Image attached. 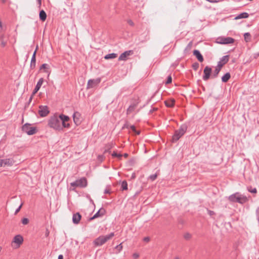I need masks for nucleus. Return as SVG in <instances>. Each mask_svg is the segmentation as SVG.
Here are the masks:
<instances>
[{"instance_id":"nucleus-26","label":"nucleus","mask_w":259,"mask_h":259,"mask_svg":"<svg viewBox=\"0 0 259 259\" xmlns=\"http://www.w3.org/2000/svg\"><path fill=\"white\" fill-rule=\"evenodd\" d=\"M230 77V74L229 73H227L222 77V80L224 82H226L229 80Z\"/></svg>"},{"instance_id":"nucleus-39","label":"nucleus","mask_w":259,"mask_h":259,"mask_svg":"<svg viewBox=\"0 0 259 259\" xmlns=\"http://www.w3.org/2000/svg\"><path fill=\"white\" fill-rule=\"evenodd\" d=\"M122 248H123V246H122L121 243H120V244H119L118 245H117L116 247V248L118 250L119 252L122 249Z\"/></svg>"},{"instance_id":"nucleus-43","label":"nucleus","mask_w":259,"mask_h":259,"mask_svg":"<svg viewBox=\"0 0 259 259\" xmlns=\"http://www.w3.org/2000/svg\"><path fill=\"white\" fill-rule=\"evenodd\" d=\"M104 157L103 155H99L98 157V159L100 161H102L103 160Z\"/></svg>"},{"instance_id":"nucleus-44","label":"nucleus","mask_w":259,"mask_h":259,"mask_svg":"<svg viewBox=\"0 0 259 259\" xmlns=\"http://www.w3.org/2000/svg\"><path fill=\"white\" fill-rule=\"evenodd\" d=\"M199 67V64L198 63H196L193 65V68L196 70Z\"/></svg>"},{"instance_id":"nucleus-4","label":"nucleus","mask_w":259,"mask_h":259,"mask_svg":"<svg viewBox=\"0 0 259 259\" xmlns=\"http://www.w3.org/2000/svg\"><path fill=\"white\" fill-rule=\"evenodd\" d=\"M87 185V180L84 178L77 180L74 182L70 183V190H74L76 187H85Z\"/></svg>"},{"instance_id":"nucleus-1","label":"nucleus","mask_w":259,"mask_h":259,"mask_svg":"<svg viewBox=\"0 0 259 259\" xmlns=\"http://www.w3.org/2000/svg\"><path fill=\"white\" fill-rule=\"evenodd\" d=\"M48 125L50 127L57 131H60L62 130L59 116L57 115H54L49 119Z\"/></svg>"},{"instance_id":"nucleus-40","label":"nucleus","mask_w":259,"mask_h":259,"mask_svg":"<svg viewBox=\"0 0 259 259\" xmlns=\"http://www.w3.org/2000/svg\"><path fill=\"white\" fill-rule=\"evenodd\" d=\"M248 191L250 192L253 193H256L257 192L256 189L255 188L251 189V188H250L248 189Z\"/></svg>"},{"instance_id":"nucleus-49","label":"nucleus","mask_w":259,"mask_h":259,"mask_svg":"<svg viewBox=\"0 0 259 259\" xmlns=\"http://www.w3.org/2000/svg\"><path fill=\"white\" fill-rule=\"evenodd\" d=\"M58 259H63V256L62 254H60L58 256Z\"/></svg>"},{"instance_id":"nucleus-51","label":"nucleus","mask_w":259,"mask_h":259,"mask_svg":"<svg viewBox=\"0 0 259 259\" xmlns=\"http://www.w3.org/2000/svg\"><path fill=\"white\" fill-rule=\"evenodd\" d=\"M207 1L209 2H211V3L216 2V1H215L214 0H207Z\"/></svg>"},{"instance_id":"nucleus-2","label":"nucleus","mask_w":259,"mask_h":259,"mask_svg":"<svg viewBox=\"0 0 259 259\" xmlns=\"http://www.w3.org/2000/svg\"><path fill=\"white\" fill-rule=\"evenodd\" d=\"M114 236V233H111L106 236H100L94 241V244L96 246H101L107 241L111 239Z\"/></svg>"},{"instance_id":"nucleus-54","label":"nucleus","mask_w":259,"mask_h":259,"mask_svg":"<svg viewBox=\"0 0 259 259\" xmlns=\"http://www.w3.org/2000/svg\"><path fill=\"white\" fill-rule=\"evenodd\" d=\"M124 157L126 158V157L128 156V154H126V153H125V154H124Z\"/></svg>"},{"instance_id":"nucleus-8","label":"nucleus","mask_w":259,"mask_h":259,"mask_svg":"<svg viewBox=\"0 0 259 259\" xmlns=\"http://www.w3.org/2000/svg\"><path fill=\"white\" fill-rule=\"evenodd\" d=\"M101 82V79L98 78L96 79H90L87 83V89H89L97 87Z\"/></svg>"},{"instance_id":"nucleus-9","label":"nucleus","mask_w":259,"mask_h":259,"mask_svg":"<svg viewBox=\"0 0 259 259\" xmlns=\"http://www.w3.org/2000/svg\"><path fill=\"white\" fill-rule=\"evenodd\" d=\"M15 163V160L12 158L2 159V167H10Z\"/></svg>"},{"instance_id":"nucleus-12","label":"nucleus","mask_w":259,"mask_h":259,"mask_svg":"<svg viewBox=\"0 0 259 259\" xmlns=\"http://www.w3.org/2000/svg\"><path fill=\"white\" fill-rule=\"evenodd\" d=\"M218 42L222 44H228L234 42V39L228 37H220L218 38Z\"/></svg>"},{"instance_id":"nucleus-52","label":"nucleus","mask_w":259,"mask_h":259,"mask_svg":"<svg viewBox=\"0 0 259 259\" xmlns=\"http://www.w3.org/2000/svg\"><path fill=\"white\" fill-rule=\"evenodd\" d=\"M132 178L133 179H134V178H135V174H133L132 175Z\"/></svg>"},{"instance_id":"nucleus-20","label":"nucleus","mask_w":259,"mask_h":259,"mask_svg":"<svg viewBox=\"0 0 259 259\" xmlns=\"http://www.w3.org/2000/svg\"><path fill=\"white\" fill-rule=\"evenodd\" d=\"M136 107H137L136 103H133V104H131L127 109V111H126L127 114H130L131 113H132L135 110Z\"/></svg>"},{"instance_id":"nucleus-6","label":"nucleus","mask_w":259,"mask_h":259,"mask_svg":"<svg viewBox=\"0 0 259 259\" xmlns=\"http://www.w3.org/2000/svg\"><path fill=\"white\" fill-rule=\"evenodd\" d=\"M23 241V237L21 235H16L12 242V247L15 249L19 248L22 244Z\"/></svg>"},{"instance_id":"nucleus-24","label":"nucleus","mask_w":259,"mask_h":259,"mask_svg":"<svg viewBox=\"0 0 259 259\" xmlns=\"http://www.w3.org/2000/svg\"><path fill=\"white\" fill-rule=\"evenodd\" d=\"M50 69V66L47 64H43L40 67V70H43L44 72H48Z\"/></svg>"},{"instance_id":"nucleus-35","label":"nucleus","mask_w":259,"mask_h":259,"mask_svg":"<svg viewBox=\"0 0 259 259\" xmlns=\"http://www.w3.org/2000/svg\"><path fill=\"white\" fill-rule=\"evenodd\" d=\"M29 221L27 218H23L22 219V223L23 225H27L29 223Z\"/></svg>"},{"instance_id":"nucleus-36","label":"nucleus","mask_w":259,"mask_h":259,"mask_svg":"<svg viewBox=\"0 0 259 259\" xmlns=\"http://www.w3.org/2000/svg\"><path fill=\"white\" fill-rule=\"evenodd\" d=\"M112 156H113V157H117L119 158H120L122 157V155H121V154H117V153H116V152H114L113 153V154H112Z\"/></svg>"},{"instance_id":"nucleus-50","label":"nucleus","mask_w":259,"mask_h":259,"mask_svg":"<svg viewBox=\"0 0 259 259\" xmlns=\"http://www.w3.org/2000/svg\"><path fill=\"white\" fill-rule=\"evenodd\" d=\"M2 167V159L0 158V167Z\"/></svg>"},{"instance_id":"nucleus-28","label":"nucleus","mask_w":259,"mask_h":259,"mask_svg":"<svg viewBox=\"0 0 259 259\" xmlns=\"http://www.w3.org/2000/svg\"><path fill=\"white\" fill-rule=\"evenodd\" d=\"M1 47L2 48H4L7 45V40H5L4 39V35H2L1 36Z\"/></svg>"},{"instance_id":"nucleus-42","label":"nucleus","mask_w":259,"mask_h":259,"mask_svg":"<svg viewBox=\"0 0 259 259\" xmlns=\"http://www.w3.org/2000/svg\"><path fill=\"white\" fill-rule=\"evenodd\" d=\"M184 237L186 239H189L190 238H191V235L189 233H187L185 234Z\"/></svg>"},{"instance_id":"nucleus-58","label":"nucleus","mask_w":259,"mask_h":259,"mask_svg":"<svg viewBox=\"0 0 259 259\" xmlns=\"http://www.w3.org/2000/svg\"><path fill=\"white\" fill-rule=\"evenodd\" d=\"M258 259H259V258H258Z\"/></svg>"},{"instance_id":"nucleus-30","label":"nucleus","mask_w":259,"mask_h":259,"mask_svg":"<svg viewBox=\"0 0 259 259\" xmlns=\"http://www.w3.org/2000/svg\"><path fill=\"white\" fill-rule=\"evenodd\" d=\"M37 48H38V46L36 47V50H35V51H34V53L33 54V56H32V59H31V65L33 64L34 66H35V61H36L35 55H36V51L37 50Z\"/></svg>"},{"instance_id":"nucleus-55","label":"nucleus","mask_w":259,"mask_h":259,"mask_svg":"<svg viewBox=\"0 0 259 259\" xmlns=\"http://www.w3.org/2000/svg\"><path fill=\"white\" fill-rule=\"evenodd\" d=\"M3 3H5L7 0H1Z\"/></svg>"},{"instance_id":"nucleus-13","label":"nucleus","mask_w":259,"mask_h":259,"mask_svg":"<svg viewBox=\"0 0 259 259\" xmlns=\"http://www.w3.org/2000/svg\"><path fill=\"white\" fill-rule=\"evenodd\" d=\"M133 54V51L132 50L125 51L122 53L118 58L119 61H125L128 57Z\"/></svg>"},{"instance_id":"nucleus-29","label":"nucleus","mask_w":259,"mask_h":259,"mask_svg":"<svg viewBox=\"0 0 259 259\" xmlns=\"http://www.w3.org/2000/svg\"><path fill=\"white\" fill-rule=\"evenodd\" d=\"M221 68H222V67H221L220 66H219L218 65H217V66L216 67V68L214 71V72H213V76L214 77H216L218 75L220 70H221Z\"/></svg>"},{"instance_id":"nucleus-3","label":"nucleus","mask_w":259,"mask_h":259,"mask_svg":"<svg viewBox=\"0 0 259 259\" xmlns=\"http://www.w3.org/2000/svg\"><path fill=\"white\" fill-rule=\"evenodd\" d=\"M229 199L232 202H238L240 203H244L248 201V198L238 193L229 196Z\"/></svg>"},{"instance_id":"nucleus-45","label":"nucleus","mask_w":259,"mask_h":259,"mask_svg":"<svg viewBox=\"0 0 259 259\" xmlns=\"http://www.w3.org/2000/svg\"><path fill=\"white\" fill-rule=\"evenodd\" d=\"M133 256L134 258H138L139 257V255L137 253H134Z\"/></svg>"},{"instance_id":"nucleus-18","label":"nucleus","mask_w":259,"mask_h":259,"mask_svg":"<svg viewBox=\"0 0 259 259\" xmlns=\"http://www.w3.org/2000/svg\"><path fill=\"white\" fill-rule=\"evenodd\" d=\"M81 219V215L79 213L74 214L72 218L73 222L74 224H78Z\"/></svg>"},{"instance_id":"nucleus-23","label":"nucleus","mask_w":259,"mask_h":259,"mask_svg":"<svg viewBox=\"0 0 259 259\" xmlns=\"http://www.w3.org/2000/svg\"><path fill=\"white\" fill-rule=\"evenodd\" d=\"M249 16L248 13H242L240 14H239V15H238L237 16H236L235 18V20H238V19H242V18H248Z\"/></svg>"},{"instance_id":"nucleus-19","label":"nucleus","mask_w":259,"mask_h":259,"mask_svg":"<svg viewBox=\"0 0 259 259\" xmlns=\"http://www.w3.org/2000/svg\"><path fill=\"white\" fill-rule=\"evenodd\" d=\"M193 54L194 56L196 57L198 61L202 62L203 61V58L202 55L200 54L199 51L198 50H194L193 51Z\"/></svg>"},{"instance_id":"nucleus-22","label":"nucleus","mask_w":259,"mask_h":259,"mask_svg":"<svg viewBox=\"0 0 259 259\" xmlns=\"http://www.w3.org/2000/svg\"><path fill=\"white\" fill-rule=\"evenodd\" d=\"M39 16L40 19L42 21H45L47 18V14L44 10L40 11Z\"/></svg>"},{"instance_id":"nucleus-27","label":"nucleus","mask_w":259,"mask_h":259,"mask_svg":"<svg viewBox=\"0 0 259 259\" xmlns=\"http://www.w3.org/2000/svg\"><path fill=\"white\" fill-rule=\"evenodd\" d=\"M117 56V54H115V53H111V54H108V55H106L105 57H104V58L106 59V60H108V59H114V58H116Z\"/></svg>"},{"instance_id":"nucleus-14","label":"nucleus","mask_w":259,"mask_h":259,"mask_svg":"<svg viewBox=\"0 0 259 259\" xmlns=\"http://www.w3.org/2000/svg\"><path fill=\"white\" fill-rule=\"evenodd\" d=\"M81 114L78 112H75L73 115L74 123L77 125L80 124L81 122Z\"/></svg>"},{"instance_id":"nucleus-38","label":"nucleus","mask_w":259,"mask_h":259,"mask_svg":"<svg viewBox=\"0 0 259 259\" xmlns=\"http://www.w3.org/2000/svg\"><path fill=\"white\" fill-rule=\"evenodd\" d=\"M127 23L128 25H130L131 26H134L135 24L134 22L131 19H128L127 20Z\"/></svg>"},{"instance_id":"nucleus-34","label":"nucleus","mask_w":259,"mask_h":259,"mask_svg":"<svg viewBox=\"0 0 259 259\" xmlns=\"http://www.w3.org/2000/svg\"><path fill=\"white\" fill-rule=\"evenodd\" d=\"M68 121H64V122H62V128H69L70 127V124L68 122Z\"/></svg>"},{"instance_id":"nucleus-17","label":"nucleus","mask_w":259,"mask_h":259,"mask_svg":"<svg viewBox=\"0 0 259 259\" xmlns=\"http://www.w3.org/2000/svg\"><path fill=\"white\" fill-rule=\"evenodd\" d=\"M106 211L103 208H101L92 218L90 219L94 220L98 217L103 216L105 214Z\"/></svg>"},{"instance_id":"nucleus-16","label":"nucleus","mask_w":259,"mask_h":259,"mask_svg":"<svg viewBox=\"0 0 259 259\" xmlns=\"http://www.w3.org/2000/svg\"><path fill=\"white\" fill-rule=\"evenodd\" d=\"M229 60V56L226 55L225 56H223L221 60L218 63V65L220 66L221 67H223L225 64H226Z\"/></svg>"},{"instance_id":"nucleus-32","label":"nucleus","mask_w":259,"mask_h":259,"mask_svg":"<svg viewBox=\"0 0 259 259\" xmlns=\"http://www.w3.org/2000/svg\"><path fill=\"white\" fill-rule=\"evenodd\" d=\"M121 187L123 190L127 189V183L126 181H123L121 184Z\"/></svg>"},{"instance_id":"nucleus-11","label":"nucleus","mask_w":259,"mask_h":259,"mask_svg":"<svg viewBox=\"0 0 259 259\" xmlns=\"http://www.w3.org/2000/svg\"><path fill=\"white\" fill-rule=\"evenodd\" d=\"M38 113L41 117L46 116L49 113L48 107L46 106H40Z\"/></svg>"},{"instance_id":"nucleus-48","label":"nucleus","mask_w":259,"mask_h":259,"mask_svg":"<svg viewBox=\"0 0 259 259\" xmlns=\"http://www.w3.org/2000/svg\"><path fill=\"white\" fill-rule=\"evenodd\" d=\"M208 213L210 215H213L214 214V212L212 211H211V210H209L208 211Z\"/></svg>"},{"instance_id":"nucleus-7","label":"nucleus","mask_w":259,"mask_h":259,"mask_svg":"<svg viewBox=\"0 0 259 259\" xmlns=\"http://www.w3.org/2000/svg\"><path fill=\"white\" fill-rule=\"evenodd\" d=\"M186 132V130L184 128H180L179 130L176 131L174 135L172 136V140L173 142L177 141Z\"/></svg>"},{"instance_id":"nucleus-56","label":"nucleus","mask_w":259,"mask_h":259,"mask_svg":"<svg viewBox=\"0 0 259 259\" xmlns=\"http://www.w3.org/2000/svg\"><path fill=\"white\" fill-rule=\"evenodd\" d=\"M105 193H109V191H108V190H106V191H105Z\"/></svg>"},{"instance_id":"nucleus-15","label":"nucleus","mask_w":259,"mask_h":259,"mask_svg":"<svg viewBox=\"0 0 259 259\" xmlns=\"http://www.w3.org/2000/svg\"><path fill=\"white\" fill-rule=\"evenodd\" d=\"M211 72V69L208 66L205 67V68H204V75L203 77V79L205 80H207L210 77Z\"/></svg>"},{"instance_id":"nucleus-37","label":"nucleus","mask_w":259,"mask_h":259,"mask_svg":"<svg viewBox=\"0 0 259 259\" xmlns=\"http://www.w3.org/2000/svg\"><path fill=\"white\" fill-rule=\"evenodd\" d=\"M157 174H154V175H151L150 176L149 178L152 181H154V180H155L157 178Z\"/></svg>"},{"instance_id":"nucleus-25","label":"nucleus","mask_w":259,"mask_h":259,"mask_svg":"<svg viewBox=\"0 0 259 259\" xmlns=\"http://www.w3.org/2000/svg\"><path fill=\"white\" fill-rule=\"evenodd\" d=\"M175 102V101L174 99H170L169 100L165 101V104L166 106L168 107H171L174 105Z\"/></svg>"},{"instance_id":"nucleus-5","label":"nucleus","mask_w":259,"mask_h":259,"mask_svg":"<svg viewBox=\"0 0 259 259\" xmlns=\"http://www.w3.org/2000/svg\"><path fill=\"white\" fill-rule=\"evenodd\" d=\"M22 130L28 135H33L37 132L36 127L29 123H25L24 124L22 127Z\"/></svg>"},{"instance_id":"nucleus-53","label":"nucleus","mask_w":259,"mask_h":259,"mask_svg":"<svg viewBox=\"0 0 259 259\" xmlns=\"http://www.w3.org/2000/svg\"><path fill=\"white\" fill-rule=\"evenodd\" d=\"M37 1H38L39 5L40 6L41 5V0H37Z\"/></svg>"},{"instance_id":"nucleus-21","label":"nucleus","mask_w":259,"mask_h":259,"mask_svg":"<svg viewBox=\"0 0 259 259\" xmlns=\"http://www.w3.org/2000/svg\"><path fill=\"white\" fill-rule=\"evenodd\" d=\"M61 122H64V121H69L70 120L69 117L68 116L64 115L63 114L59 115Z\"/></svg>"},{"instance_id":"nucleus-33","label":"nucleus","mask_w":259,"mask_h":259,"mask_svg":"<svg viewBox=\"0 0 259 259\" xmlns=\"http://www.w3.org/2000/svg\"><path fill=\"white\" fill-rule=\"evenodd\" d=\"M130 129L135 133L136 135H139L140 134V131H138L136 130V127L134 125H131L130 127Z\"/></svg>"},{"instance_id":"nucleus-41","label":"nucleus","mask_w":259,"mask_h":259,"mask_svg":"<svg viewBox=\"0 0 259 259\" xmlns=\"http://www.w3.org/2000/svg\"><path fill=\"white\" fill-rule=\"evenodd\" d=\"M172 81V78H171V77L170 76H169L168 77H167V81L166 82V84H168V83H171Z\"/></svg>"},{"instance_id":"nucleus-57","label":"nucleus","mask_w":259,"mask_h":259,"mask_svg":"<svg viewBox=\"0 0 259 259\" xmlns=\"http://www.w3.org/2000/svg\"><path fill=\"white\" fill-rule=\"evenodd\" d=\"M113 147V144H111V147Z\"/></svg>"},{"instance_id":"nucleus-10","label":"nucleus","mask_w":259,"mask_h":259,"mask_svg":"<svg viewBox=\"0 0 259 259\" xmlns=\"http://www.w3.org/2000/svg\"><path fill=\"white\" fill-rule=\"evenodd\" d=\"M44 82V79L42 78H41L39 79L38 81L37 82L36 85L34 89L32 95L31 96L29 101H31L32 99V98L33 96L38 91V90L40 89L42 84Z\"/></svg>"},{"instance_id":"nucleus-46","label":"nucleus","mask_w":259,"mask_h":259,"mask_svg":"<svg viewBox=\"0 0 259 259\" xmlns=\"http://www.w3.org/2000/svg\"><path fill=\"white\" fill-rule=\"evenodd\" d=\"M22 206V204H21L20 205V206L19 207V208L18 209H17L16 211L15 212V214L17 213L20 211Z\"/></svg>"},{"instance_id":"nucleus-31","label":"nucleus","mask_w":259,"mask_h":259,"mask_svg":"<svg viewBox=\"0 0 259 259\" xmlns=\"http://www.w3.org/2000/svg\"><path fill=\"white\" fill-rule=\"evenodd\" d=\"M244 37L245 40L246 42H248V41H250V38H251V36H250V33H248V32L244 33Z\"/></svg>"},{"instance_id":"nucleus-47","label":"nucleus","mask_w":259,"mask_h":259,"mask_svg":"<svg viewBox=\"0 0 259 259\" xmlns=\"http://www.w3.org/2000/svg\"><path fill=\"white\" fill-rule=\"evenodd\" d=\"M150 240V238L149 237H145L144 238V241H146V242H148Z\"/></svg>"}]
</instances>
